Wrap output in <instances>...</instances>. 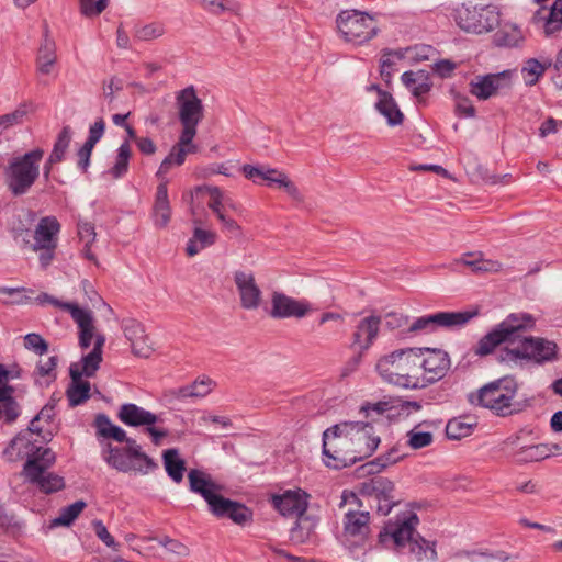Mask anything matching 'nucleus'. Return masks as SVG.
<instances>
[{
  "label": "nucleus",
  "instance_id": "62",
  "mask_svg": "<svg viewBox=\"0 0 562 562\" xmlns=\"http://www.w3.org/2000/svg\"><path fill=\"white\" fill-rule=\"evenodd\" d=\"M384 326L389 330H395L408 325L409 318L406 315L396 312H390L384 317Z\"/></svg>",
  "mask_w": 562,
  "mask_h": 562
},
{
  "label": "nucleus",
  "instance_id": "49",
  "mask_svg": "<svg viewBox=\"0 0 562 562\" xmlns=\"http://www.w3.org/2000/svg\"><path fill=\"white\" fill-rule=\"evenodd\" d=\"M108 4L109 0H79L80 12L87 18L100 15Z\"/></svg>",
  "mask_w": 562,
  "mask_h": 562
},
{
  "label": "nucleus",
  "instance_id": "45",
  "mask_svg": "<svg viewBox=\"0 0 562 562\" xmlns=\"http://www.w3.org/2000/svg\"><path fill=\"white\" fill-rule=\"evenodd\" d=\"M25 462H32L37 467L43 468V470H48L56 462V453L50 448H42L36 446V448L33 450V453H30Z\"/></svg>",
  "mask_w": 562,
  "mask_h": 562
},
{
  "label": "nucleus",
  "instance_id": "59",
  "mask_svg": "<svg viewBox=\"0 0 562 562\" xmlns=\"http://www.w3.org/2000/svg\"><path fill=\"white\" fill-rule=\"evenodd\" d=\"M54 417H55V404L47 403L33 417V419L30 422V426H32L34 429H43L42 427L37 426V423L40 420H44V422L50 424L54 420Z\"/></svg>",
  "mask_w": 562,
  "mask_h": 562
},
{
  "label": "nucleus",
  "instance_id": "54",
  "mask_svg": "<svg viewBox=\"0 0 562 562\" xmlns=\"http://www.w3.org/2000/svg\"><path fill=\"white\" fill-rule=\"evenodd\" d=\"M164 34V27L158 23H150L135 30V36L140 41L157 38Z\"/></svg>",
  "mask_w": 562,
  "mask_h": 562
},
{
  "label": "nucleus",
  "instance_id": "44",
  "mask_svg": "<svg viewBox=\"0 0 562 562\" xmlns=\"http://www.w3.org/2000/svg\"><path fill=\"white\" fill-rule=\"evenodd\" d=\"M521 74L526 86L531 87L538 83L540 78L544 75V68L537 58H529L525 61Z\"/></svg>",
  "mask_w": 562,
  "mask_h": 562
},
{
  "label": "nucleus",
  "instance_id": "1",
  "mask_svg": "<svg viewBox=\"0 0 562 562\" xmlns=\"http://www.w3.org/2000/svg\"><path fill=\"white\" fill-rule=\"evenodd\" d=\"M535 326V317L529 313H512L494 326L476 344L474 353L485 357L503 344L497 361L508 366H544L559 360V346L555 341L539 336H521Z\"/></svg>",
  "mask_w": 562,
  "mask_h": 562
},
{
  "label": "nucleus",
  "instance_id": "47",
  "mask_svg": "<svg viewBox=\"0 0 562 562\" xmlns=\"http://www.w3.org/2000/svg\"><path fill=\"white\" fill-rule=\"evenodd\" d=\"M22 527L16 517L8 513L4 505L0 503V529L5 533L16 536L22 532Z\"/></svg>",
  "mask_w": 562,
  "mask_h": 562
},
{
  "label": "nucleus",
  "instance_id": "61",
  "mask_svg": "<svg viewBox=\"0 0 562 562\" xmlns=\"http://www.w3.org/2000/svg\"><path fill=\"white\" fill-rule=\"evenodd\" d=\"M456 98L458 99L456 114L458 116L475 117L476 109L471 103L470 99L468 97H461L460 94H457Z\"/></svg>",
  "mask_w": 562,
  "mask_h": 562
},
{
  "label": "nucleus",
  "instance_id": "57",
  "mask_svg": "<svg viewBox=\"0 0 562 562\" xmlns=\"http://www.w3.org/2000/svg\"><path fill=\"white\" fill-rule=\"evenodd\" d=\"M1 414H3L5 424L14 423L21 414V408L16 400L0 402Z\"/></svg>",
  "mask_w": 562,
  "mask_h": 562
},
{
  "label": "nucleus",
  "instance_id": "13",
  "mask_svg": "<svg viewBox=\"0 0 562 562\" xmlns=\"http://www.w3.org/2000/svg\"><path fill=\"white\" fill-rule=\"evenodd\" d=\"M370 513L368 510H349L344 516L345 544L351 552L363 548L371 533Z\"/></svg>",
  "mask_w": 562,
  "mask_h": 562
},
{
  "label": "nucleus",
  "instance_id": "26",
  "mask_svg": "<svg viewBox=\"0 0 562 562\" xmlns=\"http://www.w3.org/2000/svg\"><path fill=\"white\" fill-rule=\"evenodd\" d=\"M60 223L56 216L42 217L34 232L35 243L31 246L34 251L40 248H57L58 234L60 232Z\"/></svg>",
  "mask_w": 562,
  "mask_h": 562
},
{
  "label": "nucleus",
  "instance_id": "36",
  "mask_svg": "<svg viewBox=\"0 0 562 562\" xmlns=\"http://www.w3.org/2000/svg\"><path fill=\"white\" fill-rule=\"evenodd\" d=\"M216 233L212 231H205L200 227H195L193 236L189 239L186 252L189 257H193L200 252V250L210 247L216 241Z\"/></svg>",
  "mask_w": 562,
  "mask_h": 562
},
{
  "label": "nucleus",
  "instance_id": "14",
  "mask_svg": "<svg viewBox=\"0 0 562 562\" xmlns=\"http://www.w3.org/2000/svg\"><path fill=\"white\" fill-rule=\"evenodd\" d=\"M419 369L423 370L422 383L425 387L446 376L450 369L448 352L439 348H419Z\"/></svg>",
  "mask_w": 562,
  "mask_h": 562
},
{
  "label": "nucleus",
  "instance_id": "15",
  "mask_svg": "<svg viewBox=\"0 0 562 562\" xmlns=\"http://www.w3.org/2000/svg\"><path fill=\"white\" fill-rule=\"evenodd\" d=\"M41 436L43 442H49L53 439V432L43 429H34L29 425L26 429L21 430L14 438H12L8 447L3 450L2 456L9 462H14L22 459H27L30 453L36 448L32 441V435Z\"/></svg>",
  "mask_w": 562,
  "mask_h": 562
},
{
  "label": "nucleus",
  "instance_id": "18",
  "mask_svg": "<svg viewBox=\"0 0 562 562\" xmlns=\"http://www.w3.org/2000/svg\"><path fill=\"white\" fill-rule=\"evenodd\" d=\"M512 71L479 75L469 83V92L479 100H487L504 87L510 88Z\"/></svg>",
  "mask_w": 562,
  "mask_h": 562
},
{
  "label": "nucleus",
  "instance_id": "17",
  "mask_svg": "<svg viewBox=\"0 0 562 562\" xmlns=\"http://www.w3.org/2000/svg\"><path fill=\"white\" fill-rule=\"evenodd\" d=\"M313 307L306 300H296L282 292L274 291L271 294V310L269 315L274 319L303 318Z\"/></svg>",
  "mask_w": 562,
  "mask_h": 562
},
{
  "label": "nucleus",
  "instance_id": "34",
  "mask_svg": "<svg viewBox=\"0 0 562 562\" xmlns=\"http://www.w3.org/2000/svg\"><path fill=\"white\" fill-rule=\"evenodd\" d=\"M375 110L386 119L390 126L401 125L404 121V114L398 108L392 93L383 94L382 100H378L374 104Z\"/></svg>",
  "mask_w": 562,
  "mask_h": 562
},
{
  "label": "nucleus",
  "instance_id": "23",
  "mask_svg": "<svg viewBox=\"0 0 562 562\" xmlns=\"http://www.w3.org/2000/svg\"><path fill=\"white\" fill-rule=\"evenodd\" d=\"M234 281L240 296L241 307L245 310L258 308L261 301V290L256 284L254 274L236 271Z\"/></svg>",
  "mask_w": 562,
  "mask_h": 562
},
{
  "label": "nucleus",
  "instance_id": "52",
  "mask_svg": "<svg viewBox=\"0 0 562 562\" xmlns=\"http://www.w3.org/2000/svg\"><path fill=\"white\" fill-rule=\"evenodd\" d=\"M397 408L398 406H396L395 401H379L373 404L369 402L364 403L361 406L360 412L366 413V416L368 417L370 412H375L379 415H382L386 412L389 414H393Z\"/></svg>",
  "mask_w": 562,
  "mask_h": 562
},
{
  "label": "nucleus",
  "instance_id": "58",
  "mask_svg": "<svg viewBox=\"0 0 562 562\" xmlns=\"http://www.w3.org/2000/svg\"><path fill=\"white\" fill-rule=\"evenodd\" d=\"M385 469V463L383 461H378V457L371 461H368L367 463L360 465L357 468L356 472L358 477H363L367 475L378 476L382 470Z\"/></svg>",
  "mask_w": 562,
  "mask_h": 562
},
{
  "label": "nucleus",
  "instance_id": "56",
  "mask_svg": "<svg viewBox=\"0 0 562 562\" xmlns=\"http://www.w3.org/2000/svg\"><path fill=\"white\" fill-rule=\"evenodd\" d=\"M92 525L98 538L102 540L106 547L112 548L114 551H119L121 544L115 541L114 537L108 531L103 522L101 520H93Z\"/></svg>",
  "mask_w": 562,
  "mask_h": 562
},
{
  "label": "nucleus",
  "instance_id": "46",
  "mask_svg": "<svg viewBox=\"0 0 562 562\" xmlns=\"http://www.w3.org/2000/svg\"><path fill=\"white\" fill-rule=\"evenodd\" d=\"M473 431V425L461 419H450L446 425V436L451 440H460L470 436Z\"/></svg>",
  "mask_w": 562,
  "mask_h": 562
},
{
  "label": "nucleus",
  "instance_id": "3",
  "mask_svg": "<svg viewBox=\"0 0 562 562\" xmlns=\"http://www.w3.org/2000/svg\"><path fill=\"white\" fill-rule=\"evenodd\" d=\"M420 520L416 513L406 510L397 514L393 519L385 521L378 535V543L385 549L403 553L408 547V552L417 561L437 560L436 541H428L420 536L416 528Z\"/></svg>",
  "mask_w": 562,
  "mask_h": 562
},
{
  "label": "nucleus",
  "instance_id": "42",
  "mask_svg": "<svg viewBox=\"0 0 562 562\" xmlns=\"http://www.w3.org/2000/svg\"><path fill=\"white\" fill-rule=\"evenodd\" d=\"M521 40L522 36L517 26H512L510 30L499 29L493 35V43L497 47H516Z\"/></svg>",
  "mask_w": 562,
  "mask_h": 562
},
{
  "label": "nucleus",
  "instance_id": "25",
  "mask_svg": "<svg viewBox=\"0 0 562 562\" xmlns=\"http://www.w3.org/2000/svg\"><path fill=\"white\" fill-rule=\"evenodd\" d=\"M172 210L168 196V179H165L160 181L156 188L150 216L154 226L158 229H164L169 225Z\"/></svg>",
  "mask_w": 562,
  "mask_h": 562
},
{
  "label": "nucleus",
  "instance_id": "12",
  "mask_svg": "<svg viewBox=\"0 0 562 562\" xmlns=\"http://www.w3.org/2000/svg\"><path fill=\"white\" fill-rule=\"evenodd\" d=\"M480 314L479 307L471 311L437 312L435 314L417 317L407 329V333H434L439 327L452 328L463 326Z\"/></svg>",
  "mask_w": 562,
  "mask_h": 562
},
{
  "label": "nucleus",
  "instance_id": "51",
  "mask_svg": "<svg viewBox=\"0 0 562 562\" xmlns=\"http://www.w3.org/2000/svg\"><path fill=\"white\" fill-rule=\"evenodd\" d=\"M24 347L40 356L45 355L49 349L48 342L36 333H30L24 336Z\"/></svg>",
  "mask_w": 562,
  "mask_h": 562
},
{
  "label": "nucleus",
  "instance_id": "16",
  "mask_svg": "<svg viewBox=\"0 0 562 562\" xmlns=\"http://www.w3.org/2000/svg\"><path fill=\"white\" fill-rule=\"evenodd\" d=\"M22 474L25 480L42 494L50 495L63 491L66 486L65 479L55 472H48L32 462H24Z\"/></svg>",
  "mask_w": 562,
  "mask_h": 562
},
{
  "label": "nucleus",
  "instance_id": "11",
  "mask_svg": "<svg viewBox=\"0 0 562 562\" xmlns=\"http://www.w3.org/2000/svg\"><path fill=\"white\" fill-rule=\"evenodd\" d=\"M178 119L183 130V142L195 137L198 125L204 119L202 100L196 95L195 88L188 86L176 93Z\"/></svg>",
  "mask_w": 562,
  "mask_h": 562
},
{
  "label": "nucleus",
  "instance_id": "10",
  "mask_svg": "<svg viewBox=\"0 0 562 562\" xmlns=\"http://www.w3.org/2000/svg\"><path fill=\"white\" fill-rule=\"evenodd\" d=\"M457 25L465 32L487 33L499 25V13L491 5L480 9L471 3H462L453 10Z\"/></svg>",
  "mask_w": 562,
  "mask_h": 562
},
{
  "label": "nucleus",
  "instance_id": "37",
  "mask_svg": "<svg viewBox=\"0 0 562 562\" xmlns=\"http://www.w3.org/2000/svg\"><path fill=\"white\" fill-rule=\"evenodd\" d=\"M87 507L83 499L60 508L59 515L50 521V527H70Z\"/></svg>",
  "mask_w": 562,
  "mask_h": 562
},
{
  "label": "nucleus",
  "instance_id": "29",
  "mask_svg": "<svg viewBox=\"0 0 562 562\" xmlns=\"http://www.w3.org/2000/svg\"><path fill=\"white\" fill-rule=\"evenodd\" d=\"M117 417L124 425L130 427L151 426L158 422L157 415L133 403L123 404L120 407Z\"/></svg>",
  "mask_w": 562,
  "mask_h": 562
},
{
  "label": "nucleus",
  "instance_id": "41",
  "mask_svg": "<svg viewBox=\"0 0 562 562\" xmlns=\"http://www.w3.org/2000/svg\"><path fill=\"white\" fill-rule=\"evenodd\" d=\"M209 195L207 206L216 214L217 218L223 215V195L217 187L198 186L195 187V198Z\"/></svg>",
  "mask_w": 562,
  "mask_h": 562
},
{
  "label": "nucleus",
  "instance_id": "35",
  "mask_svg": "<svg viewBox=\"0 0 562 562\" xmlns=\"http://www.w3.org/2000/svg\"><path fill=\"white\" fill-rule=\"evenodd\" d=\"M551 456L550 446L547 443H537L522 446L514 453L517 463L539 462Z\"/></svg>",
  "mask_w": 562,
  "mask_h": 562
},
{
  "label": "nucleus",
  "instance_id": "60",
  "mask_svg": "<svg viewBox=\"0 0 562 562\" xmlns=\"http://www.w3.org/2000/svg\"><path fill=\"white\" fill-rule=\"evenodd\" d=\"M105 131V122L102 117L98 119L89 128V135L85 144L94 148L97 143L102 138Z\"/></svg>",
  "mask_w": 562,
  "mask_h": 562
},
{
  "label": "nucleus",
  "instance_id": "7",
  "mask_svg": "<svg viewBox=\"0 0 562 562\" xmlns=\"http://www.w3.org/2000/svg\"><path fill=\"white\" fill-rule=\"evenodd\" d=\"M44 149L37 147L10 160L4 170L8 189L14 196L29 192L40 177Z\"/></svg>",
  "mask_w": 562,
  "mask_h": 562
},
{
  "label": "nucleus",
  "instance_id": "20",
  "mask_svg": "<svg viewBox=\"0 0 562 562\" xmlns=\"http://www.w3.org/2000/svg\"><path fill=\"white\" fill-rule=\"evenodd\" d=\"M210 512L217 518H228L234 524L245 526L254 519V512L245 504L227 498L223 495L210 508Z\"/></svg>",
  "mask_w": 562,
  "mask_h": 562
},
{
  "label": "nucleus",
  "instance_id": "33",
  "mask_svg": "<svg viewBox=\"0 0 562 562\" xmlns=\"http://www.w3.org/2000/svg\"><path fill=\"white\" fill-rule=\"evenodd\" d=\"M93 426L95 427V435L98 438L112 439L116 442L126 440V431L114 425L110 417L103 413L95 416Z\"/></svg>",
  "mask_w": 562,
  "mask_h": 562
},
{
  "label": "nucleus",
  "instance_id": "9",
  "mask_svg": "<svg viewBox=\"0 0 562 562\" xmlns=\"http://www.w3.org/2000/svg\"><path fill=\"white\" fill-rule=\"evenodd\" d=\"M336 24L344 40L357 45L369 42L379 33L374 16L356 9L340 11L336 16Z\"/></svg>",
  "mask_w": 562,
  "mask_h": 562
},
{
  "label": "nucleus",
  "instance_id": "53",
  "mask_svg": "<svg viewBox=\"0 0 562 562\" xmlns=\"http://www.w3.org/2000/svg\"><path fill=\"white\" fill-rule=\"evenodd\" d=\"M408 445L417 450L431 445L434 436L429 431H415L411 430L408 434Z\"/></svg>",
  "mask_w": 562,
  "mask_h": 562
},
{
  "label": "nucleus",
  "instance_id": "5",
  "mask_svg": "<svg viewBox=\"0 0 562 562\" xmlns=\"http://www.w3.org/2000/svg\"><path fill=\"white\" fill-rule=\"evenodd\" d=\"M517 390L516 380L504 376L469 393L467 398L473 406L487 408L498 417H508L522 412L527 406L526 403L513 401Z\"/></svg>",
  "mask_w": 562,
  "mask_h": 562
},
{
  "label": "nucleus",
  "instance_id": "27",
  "mask_svg": "<svg viewBox=\"0 0 562 562\" xmlns=\"http://www.w3.org/2000/svg\"><path fill=\"white\" fill-rule=\"evenodd\" d=\"M69 376L71 382L66 390V396L69 407L74 408L85 404L91 397V384L82 380L78 363H71L69 367Z\"/></svg>",
  "mask_w": 562,
  "mask_h": 562
},
{
  "label": "nucleus",
  "instance_id": "22",
  "mask_svg": "<svg viewBox=\"0 0 562 562\" xmlns=\"http://www.w3.org/2000/svg\"><path fill=\"white\" fill-rule=\"evenodd\" d=\"M189 488L191 492L201 495L207 503L209 509L217 501L221 486L215 483L211 475L199 470L191 469L188 472Z\"/></svg>",
  "mask_w": 562,
  "mask_h": 562
},
{
  "label": "nucleus",
  "instance_id": "24",
  "mask_svg": "<svg viewBox=\"0 0 562 562\" xmlns=\"http://www.w3.org/2000/svg\"><path fill=\"white\" fill-rule=\"evenodd\" d=\"M535 25H541L547 37L562 30V0H554L550 8L541 7L532 15Z\"/></svg>",
  "mask_w": 562,
  "mask_h": 562
},
{
  "label": "nucleus",
  "instance_id": "40",
  "mask_svg": "<svg viewBox=\"0 0 562 562\" xmlns=\"http://www.w3.org/2000/svg\"><path fill=\"white\" fill-rule=\"evenodd\" d=\"M71 142V128L69 125L64 126L57 135L53 150L49 155L50 164H58L65 159L66 151Z\"/></svg>",
  "mask_w": 562,
  "mask_h": 562
},
{
  "label": "nucleus",
  "instance_id": "30",
  "mask_svg": "<svg viewBox=\"0 0 562 562\" xmlns=\"http://www.w3.org/2000/svg\"><path fill=\"white\" fill-rule=\"evenodd\" d=\"M317 520L314 517L302 514L297 516L294 526L290 530V540L294 544L312 542L316 537Z\"/></svg>",
  "mask_w": 562,
  "mask_h": 562
},
{
  "label": "nucleus",
  "instance_id": "2",
  "mask_svg": "<svg viewBox=\"0 0 562 562\" xmlns=\"http://www.w3.org/2000/svg\"><path fill=\"white\" fill-rule=\"evenodd\" d=\"M380 443L372 422H340L323 432L324 463L335 470L351 467L370 458Z\"/></svg>",
  "mask_w": 562,
  "mask_h": 562
},
{
  "label": "nucleus",
  "instance_id": "50",
  "mask_svg": "<svg viewBox=\"0 0 562 562\" xmlns=\"http://www.w3.org/2000/svg\"><path fill=\"white\" fill-rule=\"evenodd\" d=\"M465 557L470 562H506L509 559V555L505 551H496V552H465Z\"/></svg>",
  "mask_w": 562,
  "mask_h": 562
},
{
  "label": "nucleus",
  "instance_id": "21",
  "mask_svg": "<svg viewBox=\"0 0 562 562\" xmlns=\"http://www.w3.org/2000/svg\"><path fill=\"white\" fill-rule=\"evenodd\" d=\"M121 328L125 338L131 342L132 352L142 358H148L153 347L148 344V336L145 334L143 324L132 317L122 319Z\"/></svg>",
  "mask_w": 562,
  "mask_h": 562
},
{
  "label": "nucleus",
  "instance_id": "8",
  "mask_svg": "<svg viewBox=\"0 0 562 562\" xmlns=\"http://www.w3.org/2000/svg\"><path fill=\"white\" fill-rule=\"evenodd\" d=\"M357 493L361 497L358 498L360 507L366 502L371 509L375 508L383 516L389 515L402 502V495L394 482L384 476H373L359 483Z\"/></svg>",
  "mask_w": 562,
  "mask_h": 562
},
{
  "label": "nucleus",
  "instance_id": "64",
  "mask_svg": "<svg viewBox=\"0 0 562 562\" xmlns=\"http://www.w3.org/2000/svg\"><path fill=\"white\" fill-rule=\"evenodd\" d=\"M457 68V64L450 59H440L434 64L432 70L440 78H450Z\"/></svg>",
  "mask_w": 562,
  "mask_h": 562
},
{
  "label": "nucleus",
  "instance_id": "4",
  "mask_svg": "<svg viewBox=\"0 0 562 562\" xmlns=\"http://www.w3.org/2000/svg\"><path fill=\"white\" fill-rule=\"evenodd\" d=\"M375 369L386 383L403 389H423V370L419 369V348H403L381 357Z\"/></svg>",
  "mask_w": 562,
  "mask_h": 562
},
{
  "label": "nucleus",
  "instance_id": "48",
  "mask_svg": "<svg viewBox=\"0 0 562 562\" xmlns=\"http://www.w3.org/2000/svg\"><path fill=\"white\" fill-rule=\"evenodd\" d=\"M102 360V355L90 351L89 353L82 356L81 358L82 369L80 370V372L82 373V375H86L87 378L94 376L100 368Z\"/></svg>",
  "mask_w": 562,
  "mask_h": 562
},
{
  "label": "nucleus",
  "instance_id": "63",
  "mask_svg": "<svg viewBox=\"0 0 562 562\" xmlns=\"http://www.w3.org/2000/svg\"><path fill=\"white\" fill-rule=\"evenodd\" d=\"M58 364V357L50 356L45 363L38 362L36 364V373L41 376H52V380H56V368Z\"/></svg>",
  "mask_w": 562,
  "mask_h": 562
},
{
  "label": "nucleus",
  "instance_id": "32",
  "mask_svg": "<svg viewBox=\"0 0 562 562\" xmlns=\"http://www.w3.org/2000/svg\"><path fill=\"white\" fill-rule=\"evenodd\" d=\"M162 463L167 475L177 484L183 480L186 472V460L180 457L177 448H169L162 451Z\"/></svg>",
  "mask_w": 562,
  "mask_h": 562
},
{
  "label": "nucleus",
  "instance_id": "55",
  "mask_svg": "<svg viewBox=\"0 0 562 562\" xmlns=\"http://www.w3.org/2000/svg\"><path fill=\"white\" fill-rule=\"evenodd\" d=\"M26 114V104H20L13 112L0 116V126L7 128L20 124Z\"/></svg>",
  "mask_w": 562,
  "mask_h": 562
},
{
  "label": "nucleus",
  "instance_id": "19",
  "mask_svg": "<svg viewBox=\"0 0 562 562\" xmlns=\"http://www.w3.org/2000/svg\"><path fill=\"white\" fill-rule=\"evenodd\" d=\"M310 495L302 488L286 490L271 496V504L282 516H301L308 506Z\"/></svg>",
  "mask_w": 562,
  "mask_h": 562
},
{
  "label": "nucleus",
  "instance_id": "31",
  "mask_svg": "<svg viewBox=\"0 0 562 562\" xmlns=\"http://www.w3.org/2000/svg\"><path fill=\"white\" fill-rule=\"evenodd\" d=\"M56 44L55 41L48 35V27L45 25L43 41L37 52V70L41 74L48 75L52 67L56 63Z\"/></svg>",
  "mask_w": 562,
  "mask_h": 562
},
{
  "label": "nucleus",
  "instance_id": "39",
  "mask_svg": "<svg viewBox=\"0 0 562 562\" xmlns=\"http://www.w3.org/2000/svg\"><path fill=\"white\" fill-rule=\"evenodd\" d=\"M132 156V149L128 144V140L123 142L116 154L114 165L109 169V175L113 179L123 178L128 171V164Z\"/></svg>",
  "mask_w": 562,
  "mask_h": 562
},
{
  "label": "nucleus",
  "instance_id": "28",
  "mask_svg": "<svg viewBox=\"0 0 562 562\" xmlns=\"http://www.w3.org/2000/svg\"><path fill=\"white\" fill-rule=\"evenodd\" d=\"M380 324L381 317L376 315L361 319L352 335L351 347L358 346L361 350H368L379 334Z\"/></svg>",
  "mask_w": 562,
  "mask_h": 562
},
{
  "label": "nucleus",
  "instance_id": "6",
  "mask_svg": "<svg viewBox=\"0 0 562 562\" xmlns=\"http://www.w3.org/2000/svg\"><path fill=\"white\" fill-rule=\"evenodd\" d=\"M125 447H114L106 443L102 449V456L105 462L120 472H139L147 474L158 469V463L142 451V447L136 440L126 436Z\"/></svg>",
  "mask_w": 562,
  "mask_h": 562
},
{
  "label": "nucleus",
  "instance_id": "43",
  "mask_svg": "<svg viewBox=\"0 0 562 562\" xmlns=\"http://www.w3.org/2000/svg\"><path fill=\"white\" fill-rule=\"evenodd\" d=\"M61 310L70 313L72 319L76 322L79 329L94 327L91 313L89 311L80 308L76 303L66 302L65 304H63Z\"/></svg>",
  "mask_w": 562,
  "mask_h": 562
},
{
  "label": "nucleus",
  "instance_id": "38",
  "mask_svg": "<svg viewBox=\"0 0 562 562\" xmlns=\"http://www.w3.org/2000/svg\"><path fill=\"white\" fill-rule=\"evenodd\" d=\"M211 383L212 380L209 378L195 380L191 384L172 390L171 395L178 400H184L188 397H203L211 392Z\"/></svg>",
  "mask_w": 562,
  "mask_h": 562
}]
</instances>
